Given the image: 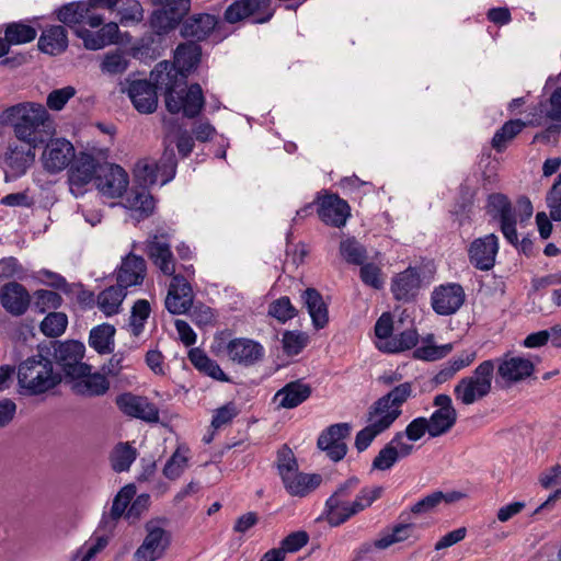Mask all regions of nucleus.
Returning <instances> with one entry per match:
<instances>
[{
	"mask_svg": "<svg viewBox=\"0 0 561 561\" xmlns=\"http://www.w3.org/2000/svg\"><path fill=\"white\" fill-rule=\"evenodd\" d=\"M0 122L11 125L14 136L31 147L44 144L54 134L50 116L41 103L23 102L12 105L0 114Z\"/></svg>",
	"mask_w": 561,
	"mask_h": 561,
	"instance_id": "obj_1",
	"label": "nucleus"
},
{
	"mask_svg": "<svg viewBox=\"0 0 561 561\" xmlns=\"http://www.w3.org/2000/svg\"><path fill=\"white\" fill-rule=\"evenodd\" d=\"M517 209L518 215L513 208L508 197L501 193H494L488 197V214L500 221V229L504 238L513 245H516L518 242L516 224L527 221L533 216L534 211L533 205L527 197H520L518 199Z\"/></svg>",
	"mask_w": 561,
	"mask_h": 561,
	"instance_id": "obj_2",
	"label": "nucleus"
},
{
	"mask_svg": "<svg viewBox=\"0 0 561 561\" xmlns=\"http://www.w3.org/2000/svg\"><path fill=\"white\" fill-rule=\"evenodd\" d=\"M18 381L31 394H41L56 387L61 381V376L54 370L49 358L37 354L19 365Z\"/></svg>",
	"mask_w": 561,
	"mask_h": 561,
	"instance_id": "obj_3",
	"label": "nucleus"
},
{
	"mask_svg": "<svg viewBox=\"0 0 561 561\" xmlns=\"http://www.w3.org/2000/svg\"><path fill=\"white\" fill-rule=\"evenodd\" d=\"M494 370V360L488 359L479 364L470 376L462 377L455 385L456 401L471 405L488 397L492 390Z\"/></svg>",
	"mask_w": 561,
	"mask_h": 561,
	"instance_id": "obj_4",
	"label": "nucleus"
},
{
	"mask_svg": "<svg viewBox=\"0 0 561 561\" xmlns=\"http://www.w3.org/2000/svg\"><path fill=\"white\" fill-rule=\"evenodd\" d=\"M383 492L382 486L363 489L354 501L329 497L325 503L327 519L331 526H340L351 517L369 507Z\"/></svg>",
	"mask_w": 561,
	"mask_h": 561,
	"instance_id": "obj_5",
	"label": "nucleus"
},
{
	"mask_svg": "<svg viewBox=\"0 0 561 561\" xmlns=\"http://www.w3.org/2000/svg\"><path fill=\"white\" fill-rule=\"evenodd\" d=\"M399 417L400 414L391 409L386 400L380 398L376 400L367 410V425L356 434L355 447L357 450L367 449L374 439L388 431Z\"/></svg>",
	"mask_w": 561,
	"mask_h": 561,
	"instance_id": "obj_6",
	"label": "nucleus"
},
{
	"mask_svg": "<svg viewBox=\"0 0 561 561\" xmlns=\"http://www.w3.org/2000/svg\"><path fill=\"white\" fill-rule=\"evenodd\" d=\"M167 520L153 518L145 523V537L134 551V561H158L162 559L171 545V534L165 528Z\"/></svg>",
	"mask_w": 561,
	"mask_h": 561,
	"instance_id": "obj_7",
	"label": "nucleus"
},
{
	"mask_svg": "<svg viewBox=\"0 0 561 561\" xmlns=\"http://www.w3.org/2000/svg\"><path fill=\"white\" fill-rule=\"evenodd\" d=\"M204 105L205 98L198 83L181 90L170 89L165 94V106L172 114L182 113L187 118H194Z\"/></svg>",
	"mask_w": 561,
	"mask_h": 561,
	"instance_id": "obj_8",
	"label": "nucleus"
},
{
	"mask_svg": "<svg viewBox=\"0 0 561 561\" xmlns=\"http://www.w3.org/2000/svg\"><path fill=\"white\" fill-rule=\"evenodd\" d=\"M274 14L272 0H236L225 11V20L234 24L248 18L254 23H266Z\"/></svg>",
	"mask_w": 561,
	"mask_h": 561,
	"instance_id": "obj_9",
	"label": "nucleus"
},
{
	"mask_svg": "<svg viewBox=\"0 0 561 561\" xmlns=\"http://www.w3.org/2000/svg\"><path fill=\"white\" fill-rule=\"evenodd\" d=\"M103 163H99L94 157L84 152L73 158L72 164L68 171L69 190L73 196H81L85 192V186L89 185L92 180L95 181L99 167Z\"/></svg>",
	"mask_w": 561,
	"mask_h": 561,
	"instance_id": "obj_10",
	"label": "nucleus"
},
{
	"mask_svg": "<svg viewBox=\"0 0 561 561\" xmlns=\"http://www.w3.org/2000/svg\"><path fill=\"white\" fill-rule=\"evenodd\" d=\"M221 352H225L231 362L245 367L254 365L264 356V347L259 342L245 337L230 340L225 346L218 344L216 354L219 355Z\"/></svg>",
	"mask_w": 561,
	"mask_h": 561,
	"instance_id": "obj_11",
	"label": "nucleus"
},
{
	"mask_svg": "<svg viewBox=\"0 0 561 561\" xmlns=\"http://www.w3.org/2000/svg\"><path fill=\"white\" fill-rule=\"evenodd\" d=\"M175 156L173 151L164 152L159 162L151 160H140L136 164V176L139 178L145 185H151L158 182L161 175V185L168 183L175 174Z\"/></svg>",
	"mask_w": 561,
	"mask_h": 561,
	"instance_id": "obj_12",
	"label": "nucleus"
},
{
	"mask_svg": "<svg viewBox=\"0 0 561 561\" xmlns=\"http://www.w3.org/2000/svg\"><path fill=\"white\" fill-rule=\"evenodd\" d=\"M435 411L427 419L431 423V437H439L450 432L455 426L458 413L453 399L446 393L436 394L433 399Z\"/></svg>",
	"mask_w": 561,
	"mask_h": 561,
	"instance_id": "obj_13",
	"label": "nucleus"
},
{
	"mask_svg": "<svg viewBox=\"0 0 561 561\" xmlns=\"http://www.w3.org/2000/svg\"><path fill=\"white\" fill-rule=\"evenodd\" d=\"M128 183V174L122 167L111 163H103L99 167L95 185L103 196L121 197L127 190Z\"/></svg>",
	"mask_w": 561,
	"mask_h": 561,
	"instance_id": "obj_14",
	"label": "nucleus"
},
{
	"mask_svg": "<svg viewBox=\"0 0 561 561\" xmlns=\"http://www.w3.org/2000/svg\"><path fill=\"white\" fill-rule=\"evenodd\" d=\"M75 157L72 144L64 138H57L47 142L41 156V161L45 171L56 174L65 170Z\"/></svg>",
	"mask_w": 561,
	"mask_h": 561,
	"instance_id": "obj_15",
	"label": "nucleus"
},
{
	"mask_svg": "<svg viewBox=\"0 0 561 561\" xmlns=\"http://www.w3.org/2000/svg\"><path fill=\"white\" fill-rule=\"evenodd\" d=\"M495 363L499 379H501L507 386L523 381L530 377L535 368L530 359L522 356H513L510 354L497 358L494 364Z\"/></svg>",
	"mask_w": 561,
	"mask_h": 561,
	"instance_id": "obj_16",
	"label": "nucleus"
},
{
	"mask_svg": "<svg viewBox=\"0 0 561 561\" xmlns=\"http://www.w3.org/2000/svg\"><path fill=\"white\" fill-rule=\"evenodd\" d=\"M466 294L461 285L449 283L436 287L432 293V307L440 316L454 314L463 305Z\"/></svg>",
	"mask_w": 561,
	"mask_h": 561,
	"instance_id": "obj_17",
	"label": "nucleus"
},
{
	"mask_svg": "<svg viewBox=\"0 0 561 561\" xmlns=\"http://www.w3.org/2000/svg\"><path fill=\"white\" fill-rule=\"evenodd\" d=\"M414 450V446L403 440V433L398 432L394 436L379 450L374 458L373 469L386 471L394 466L402 458L409 457Z\"/></svg>",
	"mask_w": 561,
	"mask_h": 561,
	"instance_id": "obj_18",
	"label": "nucleus"
},
{
	"mask_svg": "<svg viewBox=\"0 0 561 561\" xmlns=\"http://www.w3.org/2000/svg\"><path fill=\"white\" fill-rule=\"evenodd\" d=\"M499 252V238L494 233L477 238L468 249L470 263L480 271H489L495 264Z\"/></svg>",
	"mask_w": 561,
	"mask_h": 561,
	"instance_id": "obj_19",
	"label": "nucleus"
},
{
	"mask_svg": "<svg viewBox=\"0 0 561 561\" xmlns=\"http://www.w3.org/2000/svg\"><path fill=\"white\" fill-rule=\"evenodd\" d=\"M193 289L187 278L178 274L172 276L165 297V308L172 314L185 313L193 305Z\"/></svg>",
	"mask_w": 561,
	"mask_h": 561,
	"instance_id": "obj_20",
	"label": "nucleus"
},
{
	"mask_svg": "<svg viewBox=\"0 0 561 561\" xmlns=\"http://www.w3.org/2000/svg\"><path fill=\"white\" fill-rule=\"evenodd\" d=\"M115 403L125 415L146 422H158L159 410L147 398L125 392L116 397Z\"/></svg>",
	"mask_w": 561,
	"mask_h": 561,
	"instance_id": "obj_21",
	"label": "nucleus"
},
{
	"mask_svg": "<svg viewBox=\"0 0 561 561\" xmlns=\"http://www.w3.org/2000/svg\"><path fill=\"white\" fill-rule=\"evenodd\" d=\"M351 427L347 423H339L329 426L318 438V447L333 461H340L347 451L344 439L350 435Z\"/></svg>",
	"mask_w": 561,
	"mask_h": 561,
	"instance_id": "obj_22",
	"label": "nucleus"
},
{
	"mask_svg": "<svg viewBox=\"0 0 561 561\" xmlns=\"http://www.w3.org/2000/svg\"><path fill=\"white\" fill-rule=\"evenodd\" d=\"M146 249L149 257L161 273L167 276L176 275L175 259L171 251V245L163 234L151 236L147 240Z\"/></svg>",
	"mask_w": 561,
	"mask_h": 561,
	"instance_id": "obj_23",
	"label": "nucleus"
},
{
	"mask_svg": "<svg viewBox=\"0 0 561 561\" xmlns=\"http://www.w3.org/2000/svg\"><path fill=\"white\" fill-rule=\"evenodd\" d=\"M319 218L329 226L343 227L351 216L348 204L337 195H325L319 201Z\"/></svg>",
	"mask_w": 561,
	"mask_h": 561,
	"instance_id": "obj_24",
	"label": "nucleus"
},
{
	"mask_svg": "<svg viewBox=\"0 0 561 561\" xmlns=\"http://www.w3.org/2000/svg\"><path fill=\"white\" fill-rule=\"evenodd\" d=\"M83 355L84 345L77 341L61 343L55 352L56 359L69 376L80 375L90 369L88 365L81 363Z\"/></svg>",
	"mask_w": 561,
	"mask_h": 561,
	"instance_id": "obj_25",
	"label": "nucleus"
},
{
	"mask_svg": "<svg viewBox=\"0 0 561 561\" xmlns=\"http://www.w3.org/2000/svg\"><path fill=\"white\" fill-rule=\"evenodd\" d=\"M0 302L7 312L19 317L24 314L28 309L31 296L23 285L16 282H10L0 290Z\"/></svg>",
	"mask_w": 561,
	"mask_h": 561,
	"instance_id": "obj_26",
	"label": "nucleus"
},
{
	"mask_svg": "<svg viewBox=\"0 0 561 561\" xmlns=\"http://www.w3.org/2000/svg\"><path fill=\"white\" fill-rule=\"evenodd\" d=\"M190 10V0L178 1V7L162 8L152 13L150 25L157 34H164L173 30L184 14Z\"/></svg>",
	"mask_w": 561,
	"mask_h": 561,
	"instance_id": "obj_27",
	"label": "nucleus"
},
{
	"mask_svg": "<svg viewBox=\"0 0 561 561\" xmlns=\"http://www.w3.org/2000/svg\"><path fill=\"white\" fill-rule=\"evenodd\" d=\"M128 96L140 113H153L158 106L156 87L147 80L133 81L128 88Z\"/></svg>",
	"mask_w": 561,
	"mask_h": 561,
	"instance_id": "obj_28",
	"label": "nucleus"
},
{
	"mask_svg": "<svg viewBox=\"0 0 561 561\" xmlns=\"http://www.w3.org/2000/svg\"><path fill=\"white\" fill-rule=\"evenodd\" d=\"M146 261L138 255L128 254L117 271V284L127 289L140 285L146 276Z\"/></svg>",
	"mask_w": 561,
	"mask_h": 561,
	"instance_id": "obj_29",
	"label": "nucleus"
},
{
	"mask_svg": "<svg viewBox=\"0 0 561 561\" xmlns=\"http://www.w3.org/2000/svg\"><path fill=\"white\" fill-rule=\"evenodd\" d=\"M35 148L36 147H31L25 144L9 145L3 157V164L11 171L13 176H20L26 172L34 161Z\"/></svg>",
	"mask_w": 561,
	"mask_h": 561,
	"instance_id": "obj_30",
	"label": "nucleus"
},
{
	"mask_svg": "<svg viewBox=\"0 0 561 561\" xmlns=\"http://www.w3.org/2000/svg\"><path fill=\"white\" fill-rule=\"evenodd\" d=\"M73 377L71 389L75 393L85 397H95L104 394L108 388L110 382L102 374H90V369L80 375H72Z\"/></svg>",
	"mask_w": 561,
	"mask_h": 561,
	"instance_id": "obj_31",
	"label": "nucleus"
},
{
	"mask_svg": "<svg viewBox=\"0 0 561 561\" xmlns=\"http://www.w3.org/2000/svg\"><path fill=\"white\" fill-rule=\"evenodd\" d=\"M311 394L309 385L297 380L285 385L274 396L277 409H294L305 402Z\"/></svg>",
	"mask_w": 561,
	"mask_h": 561,
	"instance_id": "obj_32",
	"label": "nucleus"
},
{
	"mask_svg": "<svg viewBox=\"0 0 561 561\" xmlns=\"http://www.w3.org/2000/svg\"><path fill=\"white\" fill-rule=\"evenodd\" d=\"M282 481L291 496L304 497L321 484L322 478L317 473H304L297 470Z\"/></svg>",
	"mask_w": 561,
	"mask_h": 561,
	"instance_id": "obj_33",
	"label": "nucleus"
},
{
	"mask_svg": "<svg viewBox=\"0 0 561 561\" xmlns=\"http://www.w3.org/2000/svg\"><path fill=\"white\" fill-rule=\"evenodd\" d=\"M118 25L115 22L104 24L98 32L88 30H77V34L82 38L88 49L96 50L106 45L115 43L118 38Z\"/></svg>",
	"mask_w": 561,
	"mask_h": 561,
	"instance_id": "obj_34",
	"label": "nucleus"
},
{
	"mask_svg": "<svg viewBox=\"0 0 561 561\" xmlns=\"http://www.w3.org/2000/svg\"><path fill=\"white\" fill-rule=\"evenodd\" d=\"M420 282V275L415 268L409 267L398 274L391 286L394 298L404 301L413 299L419 291Z\"/></svg>",
	"mask_w": 561,
	"mask_h": 561,
	"instance_id": "obj_35",
	"label": "nucleus"
},
{
	"mask_svg": "<svg viewBox=\"0 0 561 561\" xmlns=\"http://www.w3.org/2000/svg\"><path fill=\"white\" fill-rule=\"evenodd\" d=\"M217 19L215 15L202 13L190 16L181 27L183 37L202 41L206 38L216 27Z\"/></svg>",
	"mask_w": 561,
	"mask_h": 561,
	"instance_id": "obj_36",
	"label": "nucleus"
},
{
	"mask_svg": "<svg viewBox=\"0 0 561 561\" xmlns=\"http://www.w3.org/2000/svg\"><path fill=\"white\" fill-rule=\"evenodd\" d=\"M41 51L56 56L64 53L68 47L67 32L61 25H53L45 28L38 38Z\"/></svg>",
	"mask_w": 561,
	"mask_h": 561,
	"instance_id": "obj_37",
	"label": "nucleus"
},
{
	"mask_svg": "<svg viewBox=\"0 0 561 561\" xmlns=\"http://www.w3.org/2000/svg\"><path fill=\"white\" fill-rule=\"evenodd\" d=\"M301 299L311 317L313 327L316 329H323L328 324L329 316L328 307L320 293L314 288H307L302 291Z\"/></svg>",
	"mask_w": 561,
	"mask_h": 561,
	"instance_id": "obj_38",
	"label": "nucleus"
},
{
	"mask_svg": "<svg viewBox=\"0 0 561 561\" xmlns=\"http://www.w3.org/2000/svg\"><path fill=\"white\" fill-rule=\"evenodd\" d=\"M135 495V488L133 485L124 486L114 497L111 512L108 516H104L102 519V524L110 531H112L117 520L124 515L127 510V506L131 502Z\"/></svg>",
	"mask_w": 561,
	"mask_h": 561,
	"instance_id": "obj_39",
	"label": "nucleus"
},
{
	"mask_svg": "<svg viewBox=\"0 0 561 561\" xmlns=\"http://www.w3.org/2000/svg\"><path fill=\"white\" fill-rule=\"evenodd\" d=\"M126 289L119 286H110L98 295V308L106 316L111 317L121 310L122 302L126 297Z\"/></svg>",
	"mask_w": 561,
	"mask_h": 561,
	"instance_id": "obj_40",
	"label": "nucleus"
},
{
	"mask_svg": "<svg viewBox=\"0 0 561 561\" xmlns=\"http://www.w3.org/2000/svg\"><path fill=\"white\" fill-rule=\"evenodd\" d=\"M414 526L412 524H397L380 533L374 541V548L385 550L394 543L402 542L411 537Z\"/></svg>",
	"mask_w": 561,
	"mask_h": 561,
	"instance_id": "obj_41",
	"label": "nucleus"
},
{
	"mask_svg": "<svg viewBox=\"0 0 561 561\" xmlns=\"http://www.w3.org/2000/svg\"><path fill=\"white\" fill-rule=\"evenodd\" d=\"M201 58V47L194 43H185L178 46L174 54V65L179 72L184 75L190 72L198 62Z\"/></svg>",
	"mask_w": 561,
	"mask_h": 561,
	"instance_id": "obj_42",
	"label": "nucleus"
},
{
	"mask_svg": "<svg viewBox=\"0 0 561 561\" xmlns=\"http://www.w3.org/2000/svg\"><path fill=\"white\" fill-rule=\"evenodd\" d=\"M188 358L193 366L201 373L219 381H229L228 376L222 371L220 366L210 359L202 350L193 348L188 353Z\"/></svg>",
	"mask_w": 561,
	"mask_h": 561,
	"instance_id": "obj_43",
	"label": "nucleus"
},
{
	"mask_svg": "<svg viewBox=\"0 0 561 561\" xmlns=\"http://www.w3.org/2000/svg\"><path fill=\"white\" fill-rule=\"evenodd\" d=\"M115 328L103 323L93 328L90 332L89 344L99 354H110L114 350Z\"/></svg>",
	"mask_w": 561,
	"mask_h": 561,
	"instance_id": "obj_44",
	"label": "nucleus"
},
{
	"mask_svg": "<svg viewBox=\"0 0 561 561\" xmlns=\"http://www.w3.org/2000/svg\"><path fill=\"white\" fill-rule=\"evenodd\" d=\"M88 11L90 8L87 0L70 2L58 10L57 18L67 26L76 27L84 23Z\"/></svg>",
	"mask_w": 561,
	"mask_h": 561,
	"instance_id": "obj_45",
	"label": "nucleus"
},
{
	"mask_svg": "<svg viewBox=\"0 0 561 561\" xmlns=\"http://www.w3.org/2000/svg\"><path fill=\"white\" fill-rule=\"evenodd\" d=\"M419 334L414 329L405 330L392 336V339L376 343L378 350L386 353H399L414 347L417 344Z\"/></svg>",
	"mask_w": 561,
	"mask_h": 561,
	"instance_id": "obj_46",
	"label": "nucleus"
},
{
	"mask_svg": "<svg viewBox=\"0 0 561 561\" xmlns=\"http://www.w3.org/2000/svg\"><path fill=\"white\" fill-rule=\"evenodd\" d=\"M527 123L522 119H511L506 122L493 136L492 147L497 152L504 151L508 144L522 133Z\"/></svg>",
	"mask_w": 561,
	"mask_h": 561,
	"instance_id": "obj_47",
	"label": "nucleus"
},
{
	"mask_svg": "<svg viewBox=\"0 0 561 561\" xmlns=\"http://www.w3.org/2000/svg\"><path fill=\"white\" fill-rule=\"evenodd\" d=\"M37 35L36 30L22 22H13L7 25L4 37L9 45H22L32 42Z\"/></svg>",
	"mask_w": 561,
	"mask_h": 561,
	"instance_id": "obj_48",
	"label": "nucleus"
},
{
	"mask_svg": "<svg viewBox=\"0 0 561 561\" xmlns=\"http://www.w3.org/2000/svg\"><path fill=\"white\" fill-rule=\"evenodd\" d=\"M127 207L134 211H138L140 217H148L154 208L153 197L145 188L133 191L127 199Z\"/></svg>",
	"mask_w": 561,
	"mask_h": 561,
	"instance_id": "obj_49",
	"label": "nucleus"
},
{
	"mask_svg": "<svg viewBox=\"0 0 561 561\" xmlns=\"http://www.w3.org/2000/svg\"><path fill=\"white\" fill-rule=\"evenodd\" d=\"M62 305V297L53 290L38 289L33 294V308L38 313L56 310Z\"/></svg>",
	"mask_w": 561,
	"mask_h": 561,
	"instance_id": "obj_50",
	"label": "nucleus"
},
{
	"mask_svg": "<svg viewBox=\"0 0 561 561\" xmlns=\"http://www.w3.org/2000/svg\"><path fill=\"white\" fill-rule=\"evenodd\" d=\"M137 451L128 443L118 444L111 455V463L116 472L127 471L135 461Z\"/></svg>",
	"mask_w": 561,
	"mask_h": 561,
	"instance_id": "obj_51",
	"label": "nucleus"
},
{
	"mask_svg": "<svg viewBox=\"0 0 561 561\" xmlns=\"http://www.w3.org/2000/svg\"><path fill=\"white\" fill-rule=\"evenodd\" d=\"M68 325V317L64 312H48L41 322V331L48 337H57L64 334Z\"/></svg>",
	"mask_w": 561,
	"mask_h": 561,
	"instance_id": "obj_52",
	"label": "nucleus"
},
{
	"mask_svg": "<svg viewBox=\"0 0 561 561\" xmlns=\"http://www.w3.org/2000/svg\"><path fill=\"white\" fill-rule=\"evenodd\" d=\"M188 457L187 449L179 447L170 459L167 461L163 468V474L170 480L179 479L187 468Z\"/></svg>",
	"mask_w": 561,
	"mask_h": 561,
	"instance_id": "obj_53",
	"label": "nucleus"
},
{
	"mask_svg": "<svg viewBox=\"0 0 561 561\" xmlns=\"http://www.w3.org/2000/svg\"><path fill=\"white\" fill-rule=\"evenodd\" d=\"M433 335H428L425 340L426 344L414 351V357L422 360H437L447 356L451 350V344L435 345L432 343Z\"/></svg>",
	"mask_w": 561,
	"mask_h": 561,
	"instance_id": "obj_54",
	"label": "nucleus"
},
{
	"mask_svg": "<svg viewBox=\"0 0 561 561\" xmlns=\"http://www.w3.org/2000/svg\"><path fill=\"white\" fill-rule=\"evenodd\" d=\"M412 385L411 382H402L394 387L387 394L380 397L381 400H386L388 405L393 409L398 414H402L401 407L405 403L409 398L412 396Z\"/></svg>",
	"mask_w": 561,
	"mask_h": 561,
	"instance_id": "obj_55",
	"label": "nucleus"
},
{
	"mask_svg": "<svg viewBox=\"0 0 561 561\" xmlns=\"http://www.w3.org/2000/svg\"><path fill=\"white\" fill-rule=\"evenodd\" d=\"M340 253L352 264H363L366 259L365 248L354 238H347L341 241Z\"/></svg>",
	"mask_w": 561,
	"mask_h": 561,
	"instance_id": "obj_56",
	"label": "nucleus"
},
{
	"mask_svg": "<svg viewBox=\"0 0 561 561\" xmlns=\"http://www.w3.org/2000/svg\"><path fill=\"white\" fill-rule=\"evenodd\" d=\"M150 314V305L145 299L137 300L133 308L129 320V327L135 336L139 335L144 329V324Z\"/></svg>",
	"mask_w": 561,
	"mask_h": 561,
	"instance_id": "obj_57",
	"label": "nucleus"
},
{
	"mask_svg": "<svg viewBox=\"0 0 561 561\" xmlns=\"http://www.w3.org/2000/svg\"><path fill=\"white\" fill-rule=\"evenodd\" d=\"M110 541V535L94 534L79 550L78 554L81 556L80 561H91L99 554Z\"/></svg>",
	"mask_w": 561,
	"mask_h": 561,
	"instance_id": "obj_58",
	"label": "nucleus"
},
{
	"mask_svg": "<svg viewBox=\"0 0 561 561\" xmlns=\"http://www.w3.org/2000/svg\"><path fill=\"white\" fill-rule=\"evenodd\" d=\"M118 14L121 24H137L144 19V9L138 0H124Z\"/></svg>",
	"mask_w": 561,
	"mask_h": 561,
	"instance_id": "obj_59",
	"label": "nucleus"
},
{
	"mask_svg": "<svg viewBox=\"0 0 561 561\" xmlns=\"http://www.w3.org/2000/svg\"><path fill=\"white\" fill-rule=\"evenodd\" d=\"M277 471L282 480L289 477L291 473L298 470V463L293 450L283 446L277 453Z\"/></svg>",
	"mask_w": 561,
	"mask_h": 561,
	"instance_id": "obj_60",
	"label": "nucleus"
},
{
	"mask_svg": "<svg viewBox=\"0 0 561 561\" xmlns=\"http://www.w3.org/2000/svg\"><path fill=\"white\" fill-rule=\"evenodd\" d=\"M128 67V60L126 56L121 51L108 53L104 56L101 64V70L104 73L115 76L126 71Z\"/></svg>",
	"mask_w": 561,
	"mask_h": 561,
	"instance_id": "obj_61",
	"label": "nucleus"
},
{
	"mask_svg": "<svg viewBox=\"0 0 561 561\" xmlns=\"http://www.w3.org/2000/svg\"><path fill=\"white\" fill-rule=\"evenodd\" d=\"M268 313L279 322H286L296 317L297 310L288 297H280L270 305Z\"/></svg>",
	"mask_w": 561,
	"mask_h": 561,
	"instance_id": "obj_62",
	"label": "nucleus"
},
{
	"mask_svg": "<svg viewBox=\"0 0 561 561\" xmlns=\"http://www.w3.org/2000/svg\"><path fill=\"white\" fill-rule=\"evenodd\" d=\"M308 343V335L302 332H286L283 335V347L287 355L299 354Z\"/></svg>",
	"mask_w": 561,
	"mask_h": 561,
	"instance_id": "obj_63",
	"label": "nucleus"
},
{
	"mask_svg": "<svg viewBox=\"0 0 561 561\" xmlns=\"http://www.w3.org/2000/svg\"><path fill=\"white\" fill-rule=\"evenodd\" d=\"M547 205L550 210V217L556 220H561V173L558 175L557 181L552 185L547 195Z\"/></svg>",
	"mask_w": 561,
	"mask_h": 561,
	"instance_id": "obj_64",
	"label": "nucleus"
}]
</instances>
